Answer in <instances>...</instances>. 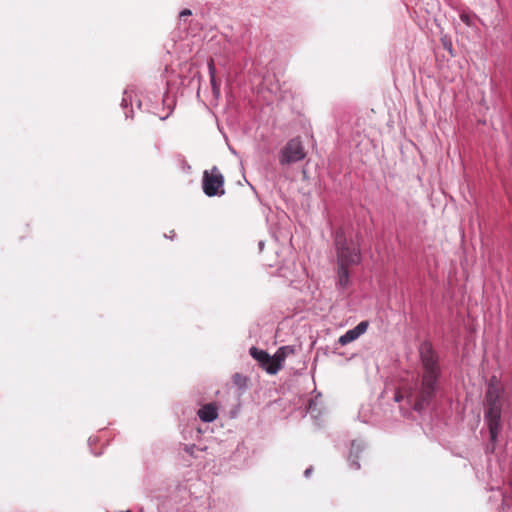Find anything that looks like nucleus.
<instances>
[{
	"label": "nucleus",
	"instance_id": "4468645a",
	"mask_svg": "<svg viewBox=\"0 0 512 512\" xmlns=\"http://www.w3.org/2000/svg\"><path fill=\"white\" fill-rule=\"evenodd\" d=\"M189 15H191V10H189V9H184L180 13V17L189 16Z\"/></svg>",
	"mask_w": 512,
	"mask_h": 512
},
{
	"label": "nucleus",
	"instance_id": "2eb2a0df",
	"mask_svg": "<svg viewBox=\"0 0 512 512\" xmlns=\"http://www.w3.org/2000/svg\"><path fill=\"white\" fill-rule=\"evenodd\" d=\"M193 449H194V446H189V447H186V448H185V450H186L188 453H190V454H192Z\"/></svg>",
	"mask_w": 512,
	"mask_h": 512
},
{
	"label": "nucleus",
	"instance_id": "dca6fc26",
	"mask_svg": "<svg viewBox=\"0 0 512 512\" xmlns=\"http://www.w3.org/2000/svg\"><path fill=\"white\" fill-rule=\"evenodd\" d=\"M311 471H312V468H308V469H306V470H305V473H304V474H305V476H306V477H308V476L310 475Z\"/></svg>",
	"mask_w": 512,
	"mask_h": 512
},
{
	"label": "nucleus",
	"instance_id": "20e7f679",
	"mask_svg": "<svg viewBox=\"0 0 512 512\" xmlns=\"http://www.w3.org/2000/svg\"><path fill=\"white\" fill-rule=\"evenodd\" d=\"M202 187L208 197L222 196L225 193L224 176L216 166L204 171Z\"/></svg>",
	"mask_w": 512,
	"mask_h": 512
},
{
	"label": "nucleus",
	"instance_id": "f03ea898",
	"mask_svg": "<svg viewBox=\"0 0 512 512\" xmlns=\"http://www.w3.org/2000/svg\"><path fill=\"white\" fill-rule=\"evenodd\" d=\"M501 386L496 377H492L486 392L487 411L485 418L488 422L490 439L496 441L500 431L501 404L499 401Z\"/></svg>",
	"mask_w": 512,
	"mask_h": 512
},
{
	"label": "nucleus",
	"instance_id": "1a4fd4ad",
	"mask_svg": "<svg viewBox=\"0 0 512 512\" xmlns=\"http://www.w3.org/2000/svg\"><path fill=\"white\" fill-rule=\"evenodd\" d=\"M198 416L204 422H212L218 416L217 409L213 404L204 405L199 409Z\"/></svg>",
	"mask_w": 512,
	"mask_h": 512
},
{
	"label": "nucleus",
	"instance_id": "f8f14e48",
	"mask_svg": "<svg viewBox=\"0 0 512 512\" xmlns=\"http://www.w3.org/2000/svg\"><path fill=\"white\" fill-rule=\"evenodd\" d=\"M360 450H361V444H360V443L353 442V443H352V450H351V453L359 452Z\"/></svg>",
	"mask_w": 512,
	"mask_h": 512
},
{
	"label": "nucleus",
	"instance_id": "6e6552de",
	"mask_svg": "<svg viewBox=\"0 0 512 512\" xmlns=\"http://www.w3.org/2000/svg\"><path fill=\"white\" fill-rule=\"evenodd\" d=\"M250 355L257 360L265 370L268 365L272 364V356L263 350L257 349L256 347L250 348Z\"/></svg>",
	"mask_w": 512,
	"mask_h": 512
},
{
	"label": "nucleus",
	"instance_id": "423d86ee",
	"mask_svg": "<svg viewBox=\"0 0 512 512\" xmlns=\"http://www.w3.org/2000/svg\"><path fill=\"white\" fill-rule=\"evenodd\" d=\"M293 353H294V349L291 346L280 347L276 351V353L272 356V364L268 365L266 367V371L269 374H276L282 367V364H283L284 360L286 359V357L289 354H293Z\"/></svg>",
	"mask_w": 512,
	"mask_h": 512
},
{
	"label": "nucleus",
	"instance_id": "7ed1b4c3",
	"mask_svg": "<svg viewBox=\"0 0 512 512\" xmlns=\"http://www.w3.org/2000/svg\"><path fill=\"white\" fill-rule=\"evenodd\" d=\"M338 266L348 267L360 261V253L356 244L348 243L343 232H337L335 238Z\"/></svg>",
	"mask_w": 512,
	"mask_h": 512
},
{
	"label": "nucleus",
	"instance_id": "9b49d317",
	"mask_svg": "<svg viewBox=\"0 0 512 512\" xmlns=\"http://www.w3.org/2000/svg\"><path fill=\"white\" fill-rule=\"evenodd\" d=\"M209 68H210V74H211V84H212L213 93L216 97H218L220 94V88L215 81L214 66L212 64H210Z\"/></svg>",
	"mask_w": 512,
	"mask_h": 512
},
{
	"label": "nucleus",
	"instance_id": "39448f33",
	"mask_svg": "<svg viewBox=\"0 0 512 512\" xmlns=\"http://www.w3.org/2000/svg\"><path fill=\"white\" fill-rule=\"evenodd\" d=\"M304 147L299 139L290 140L282 149L279 162L282 165H288L298 162L305 158Z\"/></svg>",
	"mask_w": 512,
	"mask_h": 512
},
{
	"label": "nucleus",
	"instance_id": "f3484780",
	"mask_svg": "<svg viewBox=\"0 0 512 512\" xmlns=\"http://www.w3.org/2000/svg\"><path fill=\"white\" fill-rule=\"evenodd\" d=\"M352 465H354L356 469H358L360 467V465L355 461H352Z\"/></svg>",
	"mask_w": 512,
	"mask_h": 512
},
{
	"label": "nucleus",
	"instance_id": "ddd939ff",
	"mask_svg": "<svg viewBox=\"0 0 512 512\" xmlns=\"http://www.w3.org/2000/svg\"><path fill=\"white\" fill-rule=\"evenodd\" d=\"M460 18H461V20H462L463 22H465L467 25H470V24H471V22H470V17H469L467 14H462V15L460 16Z\"/></svg>",
	"mask_w": 512,
	"mask_h": 512
},
{
	"label": "nucleus",
	"instance_id": "f257e3e1",
	"mask_svg": "<svg viewBox=\"0 0 512 512\" xmlns=\"http://www.w3.org/2000/svg\"><path fill=\"white\" fill-rule=\"evenodd\" d=\"M421 361L424 368L421 389L414 403L416 411H422L435 392V384L439 375L437 358L428 343H424L420 348Z\"/></svg>",
	"mask_w": 512,
	"mask_h": 512
},
{
	"label": "nucleus",
	"instance_id": "0eeeda50",
	"mask_svg": "<svg viewBox=\"0 0 512 512\" xmlns=\"http://www.w3.org/2000/svg\"><path fill=\"white\" fill-rule=\"evenodd\" d=\"M368 327V323L365 321L360 322L355 328L348 330L344 335H342L338 342L341 345H346L350 342L356 340L360 335L366 332Z\"/></svg>",
	"mask_w": 512,
	"mask_h": 512
},
{
	"label": "nucleus",
	"instance_id": "9d476101",
	"mask_svg": "<svg viewBox=\"0 0 512 512\" xmlns=\"http://www.w3.org/2000/svg\"><path fill=\"white\" fill-rule=\"evenodd\" d=\"M338 284L344 288L348 284V267L338 266Z\"/></svg>",
	"mask_w": 512,
	"mask_h": 512
}]
</instances>
